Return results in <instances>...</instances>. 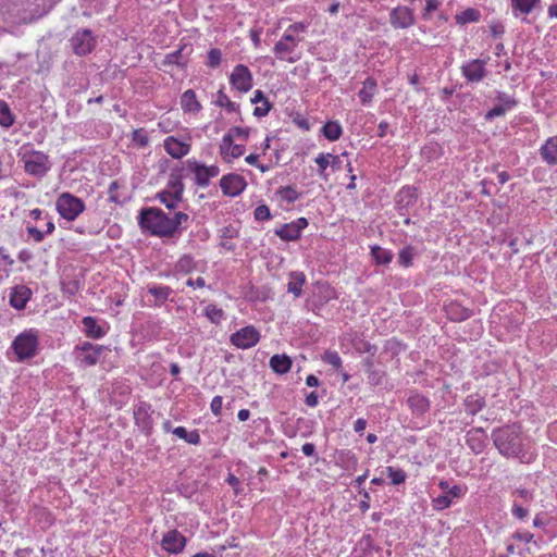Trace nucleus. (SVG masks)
Masks as SVG:
<instances>
[{"mask_svg": "<svg viewBox=\"0 0 557 557\" xmlns=\"http://www.w3.org/2000/svg\"><path fill=\"white\" fill-rule=\"evenodd\" d=\"M188 219L184 212H175L173 218H170L161 209L148 208L140 212L139 225L152 235L172 237Z\"/></svg>", "mask_w": 557, "mask_h": 557, "instance_id": "obj_1", "label": "nucleus"}, {"mask_svg": "<svg viewBox=\"0 0 557 557\" xmlns=\"http://www.w3.org/2000/svg\"><path fill=\"white\" fill-rule=\"evenodd\" d=\"M309 24L296 22L290 24L273 47V53L280 61L295 63L301 59L299 45L305 40V33Z\"/></svg>", "mask_w": 557, "mask_h": 557, "instance_id": "obj_2", "label": "nucleus"}, {"mask_svg": "<svg viewBox=\"0 0 557 557\" xmlns=\"http://www.w3.org/2000/svg\"><path fill=\"white\" fill-rule=\"evenodd\" d=\"M492 438L502 455L521 459L524 457L520 426L510 424L499 428L493 432Z\"/></svg>", "mask_w": 557, "mask_h": 557, "instance_id": "obj_3", "label": "nucleus"}, {"mask_svg": "<svg viewBox=\"0 0 557 557\" xmlns=\"http://www.w3.org/2000/svg\"><path fill=\"white\" fill-rule=\"evenodd\" d=\"M18 157L24 171L30 176L44 177L51 169L49 156L44 151L36 150L30 144H25L20 148Z\"/></svg>", "mask_w": 557, "mask_h": 557, "instance_id": "obj_4", "label": "nucleus"}, {"mask_svg": "<svg viewBox=\"0 0 557 557\" xmlns=\"http://www.w3.org/2000/svg\"><path fill=\"white\" fill-rule=\"evenodd\" d=\"M39 338L40 332L35 327L21 332L11 344L16 360L22 362L34 358L39 350Z\"/></svg>", "mask_w": 557, "mask_h": 557, "instance_id": "obj_5", "label": "nucleus"}, {"mask_svg": "<svg viewBox=\"0 0 557 557\" xmlns=\"http://www.w3.org/2000/svg\"><path fill=\"white\" fill-rule=\"evenodd\" d=\"M84 200L69 191L61 193L55 200V211L66 222H74L84 211Z\"/></svg>", "mask_w": 557, "mask_h": 557, "instance_id": "obj_6", "label": "nucleus"}, {"mask_svg": "<svg viewBox=\"0 0 557 557\" xmlns=\"http://www.w3.org/2000/svg\"><path fill=\"white\" fill-rule=\"evenodd\" d=\"M187 168L194 174L196 185L200 187H207L210 181L220 174V168L216 164L206 165L196 160H188Z\"/></svg>", "mask_w": 557, "mask_h": 557, "instance_id": "obj_7", "label": "nucleus"}, {"mask_svg": "<svg viewBox=\"0 0 557 557\" xmlns=\"http://www.w3.org/2000/svg\"><path fill=\"white\" fill-rule=\"evenodd\" d=\"M104 350L109 349L103 345H95L90 342H83L75 347V351L78 354L77 359L82 367L96 366Z\"/></svg>", "mask_w": 557, "mask_h": 557, "instance_id": "obj_8", "label": "nucleus"}, {"mask_svg": "<svg viewBox=\"0 0 557 557\" xmlns=\"http://www.w3.org/2000/svg\"><path fill=\"white\" fill-rule=\"evenodd\" d=\"M230 84L240 94L248 92L253 86V76L247 65L237 64L230 75Z\"/></svg>", "mask_w": 557, "mask_h": 557, "instance_id": "obj_9", "label": "nucleus"}, {"mask_svg": "<svg viewBox=\"0 0 557 557\" xmlns=\"http://www.w3.org/2000/svg\"><path fill=\"white\" fill-rule=\"evenodd\" d=\"M260 338V332L253 325H247L233 333L230 342L239 349H249L256 346Z\"/></svg>", "mask_w": 557, "mask_h": 557, "instance_id": "obj_10", "label": "nucleus"}, {"mask_svg": "<svg viewBox=\"0 0 557 557\" xmlns=\"http://www.w3.org/2000/svg\"><path fill=\"white\" fill-rule=\"evenodd\" d=\"M96 38L89 29L77 30L71 38L73 51L77 55H86L96 47Z\"/></svg>", "mask_w": 557, "mask_h": 557, "instance_id": "obj_11", "label": "nucleus"}, {"mask_svg": "<svg viewBox=\"0 0 557 557\" xmlns=\"http://www.w3.org/2000/svg\"><path fill=\"white\" fill-rule=\"evenodd\" d=\"M389 23L396 29H406L416 24L414 12L406 5H398L389 12Z\"/></svg>", "mask_w": 557, "mask_h": 557, "instance_id": "obj_12", "label": "nucleus"}, {"mask_svg": "<svg viewBox=\"0 0 557 557\" xmlns=\"http://www.w3.org/2000/svg\"><path fill=\"white\" fill-rule=\"evenodd\" d=\"M184 185L181 180L171 181L168 188L158 194L159 200L168 208L175 209L182 200Z\"/></svg>", "mask_w": 557, "mask_h": 557, "instance_id": "obj_13", "label": "nucleus"}, {"mask_svg": "<svg viewBox=\"0 0 557 557\" xmlns=\"http://www.w3.org/2000/svg\"><path fill=\"white\" fill-rule=\"evenodd\" d=\"M244 144H235L231 135H223L219 145V153L226 163H232L235 159L240 158L245 153Z\"/></svg>", "mask_w": 557, "mask_h": 557, "instance_id": "obj_14", "label": "nucleus"}, {"mask_svg": "<svg viewBox=\"0 0 557 557\" xmlns=\"http://www.w3.org/2000/svg\"><path fill=\"white\" fill-rule=\"evenodd\" d=\"M247 186L245 178L235 173L223 175L220 180V187L223 195L228 197H236L240 195Z\"/></svg>", "mask_w": 557, "mask_h": 557, "instance_id": "obj_15", "label": "nucleus"}, {"mask_svg": "<svg viewBox=\"0 0 557 557\" xmlns=\"http://www.w3.org/2000/svg\"><path fill=\"white\" fill-rule=\"evenodd\" d=\"M164 150L173 159H182L190 152V139H180L175 136H168L163 141Z\"/></svg>", "mask_w": 557, "mask_h": 557, "instance_id": "obj_16", "label": "nucleus"}, {"mask_svg": "<svg viewBox=\"0 0 557 557\" xmlns=\"http://www.w3.org/2000/svg\"><path fill=\"white\" fill-rule=\"evenodd\" d=\"M308 226L306 218H298L296 221L283 224L275 230V234L285 242H293L300 238L301 232Z\"/></svg>", "mask_w": 557, "mask_h": 557, "instance_id": "obj_17", "label": "nucleus"}, {"mask_svg": "<svg viewBox=\"0 0 557 557\" xmlns=\"http://www.w3.org/2000/svg\"><path fill=\"white\" fill-rule=\"evenodd\" d=\"M187 539L177 530L168 531L162 540L161 547L169 554H180L184 550Z\"/></svg>", "mask_w": 557, "mask_h": 557, "instance_id": "obj_18", "label": "nucleus"}, {"mask_svg": "<svg viewBox=\"0 0 557 557\" xmlns=\"http://www.w3.org/2000/svg\"><path fill=\"white\" fill-rule=\"evenodd\" d=\"M517 103L518 101L515 97L506 92L497 91L494 98V104L490 108V120L505 115L506 112L512 110Z\"/></svg>", "mask_w": 557, "mask_h": 557, "instance_id": "obj_19", "label": "nucleus"}, {"mask_svg": "<svg viewBox=\"0 0 557 557\" xmlns=\"http://www.w3.org/2000/svg\"><path fill=\"white\" fill-rule=\"evenodd\" d=\"M30 297L32 290L29 287L26 285H16L10 292L9 302L14 309L22 310L26 307Z\"/></svg>", "mask_w": 557, "mask_h": 557, "instance_id": "obj_20", "label": "nucleus"}, {"mask_svg": "<svg viewBox=\"0 0 557 557\" xmlns=\"http://www.w3.org/2000/svg\"><path fill=\"white\" fill-rule=\"evenodd\" d=\"M467 444L475 453H482L487 445V435L483 428H473L467 433Z\"/></svg>", "mask_w": 557, "mask_h": 557, "instance_id": "obj_21", "label": "nucleus"}, {"mask_svg": "<svg viewBox=\"0 0 557 557\" xmlns=\"http://www.w3.org/2000/svg\"><path fill=\"white\" fill-rule=\"evenodd\" d=\"M466 490L461 485H454L446 491L445 495H440L433 498V508L436 510H444L453 504L454 498H459L465 494Z\"/></svg>", "mask_w": 557, "mask_h": 557, "instance_id": "obj_22", "label": "nucleus"}, {"mask_svg": "<svg viewBox=\"0 0 557 557\" xmlns=\"http://www.w3.org/2000/svg\"><path fill=\"white\" fill-rule=\"evenodd\" d=\"M407 406L411 413L416 417H421L430 410V400L420 393H412L407 398Z\"/></svg>", "mask_w": 557, "mask_h": 557, "instance_id": "obj_23", "label": "nucleus"}, {"mask_svg": "<svg viewBox=\"0 0 557 557\" xmlns=\"http://www.w3.org/2000/svg\"><path fill=\"white\" fill-rule=\"evenodd\" d=\"M543 161L552 166L557 165V135L549 137L540 148Z\"/></svg>", "mask_w": 557, "mask_h": 557, "instance_id": "obj_24", "label": "nucleus"}, {"mask_svg": "<svg viewBox=\"0 0 557 557\" xmlns=\"http://www.w3.org/2000/svg\"><path fill=\"white\" fill-rule=\"evenodd\" d=\"M46 218H49L46 223V231L42 232L35 225H32L30 223L26 224V234L28 239L33 240L34 243H41L44 242L46 235H51L55 231V225L49 214H46Z\"/></svg>", "mask_w": 557, "mask_h": 557, "instance_id": "obj_25", "label": "nucleus"}, {"mask_svg": "<svg viewBox=\"0 0 557 557\" xmlns=\"http://www.w3.org/2000/svg\"><path fill=\"white\" fill-rule=\"evenodd\" d=\"M465 77L470 82H479L485 73L484 62L481 60H472L462 66Z\"/></svg>", "mask_w": 557, "mask_h": 557, "instance_id": "obj_26", "label": "nucleus"}, {"mask_svg": "<svg viewBox=\"0 0 557 557\" xmlns=\"http://www.w3.org/2000/svg\"><path fill=\"white\" fill-rule=\"evenodd\" d=\"M181 108L185 113L194 114L200 112L202 109V106L193 89L185 90L181 96Z\"/></svg>", "mask_w": 557, "mask_h": 557, "instance_id": "obj_27", "label": "nucleus"}, {"mask_svg": "<svg viewBox=\"0 0 557 557\" xmlns=\"http://www.w3.org/2000/svg\"><path fill=\"white\" fill-rule=\"evenodd\" d=\"M269 366L271 370L280 375L286 374L290 371L293 361L290 357L285 354L282 355H273L270 358Z\"/></svg>", "mask_w": 557, "mask_h": 557, "instance_id": "obj_28", "label": "nucleus"}, {"mask_svg": "<svg viewBox=\"0 0 557 557\" xmlns=\"http://www.w3.org/2000/svg\"><path fill=\"white\" fill-rule=\"evenodd\" d=\"M134 419L138 426L143 429L151 428V406L147 403H140L134 409Z\"/></svg>", "mask_w": 557, "mask_h": 557, "instance_id": "obj_29", "label": "nucleus"}, {"mask_svg": "<svg viewBox=\"0 0 557 557\" xmlns=\"http://www.w3.org/2000/svg\"><path fill=\"white\" fill-rule=\"evenodd\" d=\"M251 102L256 104L253 109V115L257 117H263L268 115L272 108V103L261 90L255 91L253 97L251 98Z\"/></svg>", "mask_w": 557, "mask_h": 557, "instance_id": "obj_30", "label": "nucleus"}, {"mask_svg": "<svg viewBox=\"0 0 557 557\" xmlns=\"http://www.w3.org/2000/svg\"><path fill=\"white\" fill-rule=\"evenodd\" d=\"M377 92V84L376 81L373 77H368L363 82L362 88L358 92V97L360 99V102L363 106H368L372 102L374 96Z\"/></svg>", "mask_w": 557, "mask_h": 557, "instance_id": "obj_31", "label": "nucleus"}, {"mask_svg": "<svg viewBox=\"0 0 557 557\" xmlns=\"http://www.w3.org/2000/svg\"><path fill=\"white\" fill-rule=\"evenodd\" d=\"M85 329V335L88 338L99 339L106 335V330L98 324L97 319L94 317H85L82 320Z\"/></svg>", "mask_w": 557, "mask_h": 557, "instance_id": "obj_32", "label": "nucleus"}, {"mask_svg": "<svg viewBox=\"0 0 557 557\" xmlns=\"http://www.w3.org/2000/svg\"><path fill=\"white\" fill-rule=\"evenodd\" d=\"M15 260L9 253L8 249L0 247V282L10 277Z\"/></svg>", "mask_w": 557, "mask_h": 557, "instance_id": "obj_33", "label": "nucleus"}, {"mask_svg": "<svg viewBox=\"0 0 557 557\" xmlns=\"http://www.w3.org/2000/svg\"><path fill=\"white\" fill-rule=\"evenodd\" d=\"M445 312L451 321H463L469 318L470 311L456 301L445 305Z\"/></svg>", "mask_w": 557, "mask_h": 557, "instance_id": "obj_34", "label": "nucleus"}, {"mask_svg": "<svg viewBox=\"0 0 557 557\" xmlns=\"http://www.w3.org/2000/svg\"><path fill=\"white\" fill-rule=\"evenodd\" d=\"M540 0H511V9L515 17L530 14Z\"/></svg>", "mask_w": 557, "mask_h": 557, "instance_id": "obj_35", "label": "nucleus"}, {"mask_svg": "<svg viewBox=\"0 0 557 557\" xmlns=\"http://www.w3.org/2000/svg\"><path fill=\"white\" fill-rule=\"evenodd\" d=\"M306 283V275L304 272L295 271L289 274V281L287 284V289L292 293L296 298L301 296L302 287Z\"/></svg>", "mask_w": 557, "mask_h": 557, "instance_id": "obj_36", "label": "nucleus"}, {"mask_svg": "<svg viewBox=\"0 0 557 557\" xmlns=\"http://www.w3.org/2000/svg\"><path fill=\"white\" fill-rule=\"evenodd\" d=\"M215 104L228 113H239V104L232 101L223 89L216 92Z\"/></svg>", "mask_w": 557, "mask_h": 557, "instance_id": "obj_37", "label": "nucleus"}, {"mask_svg": "<svg viewBox=\"0 0 557 557\" xmlns=\"http://www.w3.org/2000/svg\"><path fill=\"white\" fill-rule=\"evenodd\" d=\"M148 293L154 297V305H163L170 297L172 289L169 286L152 285L148 287Z\"/></svg>", "mask_w": 557, "mask_h": 557, "instance_id": "obj_38", "label": "nucleus"}, {"mask_svg": "<svg viewBox=\"0 0 557 557\" xmlns=\"http://www.w3.org/2000/svg\"><path fill=\"white\" fill-rule=\"evenodd\" d=\"M322 134L330 141H335L341 138L343 128L337 121H329L323 125Z\"/></svg>", "mask_w": 557, "mask_h": 557, "instance_id": "obj_39", "label": "nucleus"}, {"mask_svg": "<svg viewBox=\"0 0 557 557\" xmlns=\"http://www.w3.org/2000/svg\"><path fill=\"white\" fill-rule=\"evenodd\" d=\"M371 256L376 264H388L393 260L392 251L377 245L371 247Z\"/></svg>", "mask_w": 557, "mask_h": 557, "instance_id": "obj_40", "label": "nucleus"}, {"mask_svg": "<svg viewBox=\"0 0 557 557\" xmlns=\"http://www.w3.org/2000/svg\"><path fill=\"white\" fill-rule=\"evenodd\" d=\"M183 48H180L178 50L168 53L162 62V65L164 67L168 66H178V67H185L187 65V60L183 58Z\"/></svg>", "mask_w": 557, "mask_h": 557, "instance_id": "obj_41", "label": "nucleus"}, {"mask_svg": "<svg viewBox=\"0 0 557 557\" xmlns=\"http://www.w3.org/2000/svg\"><path fill=\"white\" fill-rule=\"evenodd\" d=\"M455 20L459 25L478 22L480 20V12L476 9L469 8L461 13L456 14Z\"/></svg>", "mask_w": 557, "mask_h": 557, "instance_id": "obj_42", "label": "nucleus"}, {"mask_svg": "<svg viewBox=\"0 0 557 557\" xmlns=\"http://www.w3.org/2000/svg\"><path fill=\"white\" fill-rule=\"evenodd\" d=\"M14 121L15 119L9 104L0 99V125L8 128L14 124Z\"/></svg>", "mask_w": 557, "mask_h": 557, "instance_id": "obj_43", "label": "nucleus"}, {"mask_svg": "<svg viewBox=\"0 0 557 557\" xmlns=\"http://www.w3.org/2000/svg\"><path fill=\"white\" fill-rule=\"evenodd\" d=\"M196 268V262L191 256L184 255L175 264V272L188 274Z\"/></svg>", "mask_w": 557, "mask_h": 557, "instance_id": "obj_44", "label": "nucleus"}, {"mask_svg": "<svg viewBox=\"0 0 557 557\" xmlns=\"http://www.w3.org/2000/svg\"><path fill=\"white\" fill-rule=\"evenodd\" d=\"M331 157L332 153H319L314 159V162L318 165V174L325 181L327 180V174L325 171L331 164Z\"/></svg>", "mask_w": 557, "mask_h": 557, "instance_id": "obj_45", "label": "nucleus"}, {"mask_svg": "<svg viewBox=\"0 0 557 557\" xmlns=\"http://www.w3.org/2000/svg\"><path fill=\"white\" fill-rule=\"evenodd\" d=\"M338 461L346 470H355L358 463V459L350 450L341 451L338 454Z\"/></svg>", "mask_w": 557, "mask_h": 557, "instance_id": "obj_46", "label": "nucleus"}, {"mask_svg": "<svg viewBox=\"0 0 557 557\" xmlns=\"http://www.w3.org/2000/svg\"><path fill=\"white\" fill-rule=\"evenodd\" d=\"M205 314L214 324H220L221 321L224 318L223 310L221 308H219L218 306L212 305V304L208 305L205 308Z\"/></svg>", "mask_w": 557, "mask_h": 557, "instance_id": "obj_47", "label": "nucleus"}, {"mask_svg": "<svg viewBox=\"0 0 557 557\" xmlns=\"http://www.w3.org/2000/svg\"><path fill=\"white\" fill-rule=\"evenodd\" d=\"M414 256V249L412 246H406L400 249L398 253V262L404 268H409L412 265V260Z\"/></svg>", "mask_w": 557, "mask_h": 557, "instance_id": "obj_48", "label": "nucleus"}, {"mask_svg": "<svg viewBox=\"0 0 557 557\" xmlns=\"http://www.w3.org/2000/svg\"><path fill=\"white\" fill-rule=\"evenodd\" d=\"M132 143L138 148H145L149 144V136L146 129L137 128L132 133Z\"/></svg>", "mask_w": 557, "mask_h": 557, "instance_id": "obj_49", "label": "nucleus"}, {"mask_svg": "<svg viewBox=\"0 0 557 557\" xmlns=\"http://www.w3.org/2000/svg\"><path fill=\"white\" fill-rule=\"evenodd\" d=\"M387 476L391 479L392 484L399 485L405 483L407 479V474L403 469L387 467L386 468Z\"/></svg>", "mask_w": 557, "mask_h": 557, "instance_id": "obj_50", "label": "nucleus"}, {"mask_svg": "<svg viewBox=\"0 0 557 557\" xmlns=\"http://www.w3.org/2000/svg\"><path fill=\"white\" fill-rule=\"evenodd\" d=\"M322 361L332 366L336 370L341 369L343 363L341 356L335 350H326L322 355Z\"/></svg>", "mask_w": 557, "mask_h": 557, "instance_id": "obj_51", "label": "nucleus"}, {"mask_svg": "<svg viewBox=\"0 0 557 557\" xmlns=\"http://www.w3.org/2000/svg\"><path fill=\"white\" fill-rule=\"evenodd\" d=\"M222 52L218 48H212L208 51L206 65L210 69H216L221 65Z\"/></svg>", "mask_w": 557, "mask_h": 557, "instance_id": "obj_52", "label": "nucleus"}, {"mask_svg": "<svg viewBox=\"0 0 557 557\" xmlns=\"http://www.w3.org/2000/svg\"><path fill=\"white\" fill-rule=\"evenodd\" d=\"M398 197L400 202L406 201L407 205H410L417 199V188L412 186H405L400 189Z\"/></svg>", "mask_w": 557, "mask_h": 557, "instance_id": "obj_53", "label": "nucleus"}, {"mask_svg": "<svg viewBox=\"0 0 557 557\" xmlns=\"http://www.w3.org/2000/svg\"><path fill=\"white\" fill-rule=\"evenodd\" d=\"M364 366L367 367L369 383L374 386L379 385L381 383L382 375L373 370V361L371 359H367L364 360Z\"/></svg>", "mask_w": 557, "mask_h": 557, "instance_id": "obj_54", "label": "nucleus"}, {"mask_svg": "<svg viewBox=\"0 0 557 557\" xmlns=\"http://www.w3.org/2000/svg\"><path fill=\"white\" fill-rule=\"evenodd\" d=\"M225 135H231L232 139L240 138L246 141L250 135V129L248 127L233 126Z\"/></svg>", "mask_w": 557, "mask_h": 557, "instance_id": "obj_55", "label": "nucleus"}, {"mask_svg": "<svg viewBox=\"0 0 557 557\" xmlns=\"http://www.w3.org/2000/svg\"><path fill=\"white\" fill-rule=\"evenodd\" d=\"M121 188V185L117 181H113L110 186H109V189H108V194H109V200L111 202H114V203H122L123 202V198L121 197L120 193H119V189Z\"/></svg>", "mask_w": 557, "mask_h": 557, "instance_id": "obj_56", "label": "nucleus"}, {"mask_svg": "<svg viewBox=\"0 0 557 557\" xmlns=\"http://www.w3.org/2000/svg\"><path fill=\"white\" fill-rule=\"evenodd\" d=\"M278 194L282 199L286 200L289 203L296 201L299 197L297 190L292 186L282 187L278 190Z\"/></svg>", "mask_w": 557, "mask_h": 557, "instance_id": "obj_57", "label": "nucleus"}, {"mask_svg": "<svg viewBox=\"0 0 557 557\" xmlns=\"http://www.w3.org/2000/svg\"><path fill=\"white\" fill-rule=\"evenodd\" d=\"M442 5V1L441 0H426L425 1V7L423 9V12H422V18L423 20H429L431 17V14L438 10V8Z\"/></svg>", "mask_w": 557, "mask_h": 557, "instance_id": "obj_58", "label": "nucleus"}, {"mask_svg": "<svg viewBox=\"0 0 557 557\" xmlns=\"http://www.w3.org/2000/svg\"><path fill=\"white\" fill-rule=\"evenodd\" d=\"M511 513L515 518L519 520H523L528 517L529 510L523 507L522 503H519L517 499L513 500Z\"/></svg>", "mask_w": 557, "mask_h": 557, "instance_id": "obj_59", "label": "nucleus"}, {"mask_svg": "<svg viewBox=\"0 0 557 557\" xmlns=\"http://www.w3.org/2000/svg\"><path fill=\"white\" fill-rule=\"evenodd\" d=\"M255 220L257 221H268L271 219V212L267 205H260L255 209L253 212Z\"/></svg>", "mask_w": 557, "mask_h": 557, "instance_id": "obj_60", "label": "nucleus"}, {"mask_svg": "<svg viewBox=\"0 0 557 557\" xmlns=\"http://www.w3.org/2000/svg\"><path fill=\"white\" fill-rule=\"evenodd\" d=\"M258 159H259V154L257 153H250L248 154L246 158H245V161L249 164V165H253L256 166L257 169L260 170V172L262 173H265L270 170V166L269 165H264L262 163H259L258 162Z\"/></svg>", "mask_w": 557, "mask_h": 557, "instance_id": "obj_61", "label": "nucleus"}, {"mask_svg": "<svg viewBox=\"0 0 557 557\" xmlns=\"http://www.w3.org/2000/svg\"><path fill=\"white\" fill-rule=\"evenodd\" d=\"M513 496L520 498L522 504H529L533 500V493L527 488H518L512 493Z\"/></svg>", "mask_w": 557, "mask_h": 557, "instance_id": "obj_62", "label": "nucleus"}, {"mask_svg": "<svg viewBox=\"0 0 557 557\" xmlns=\"http://www.w3.org/2000/svg\"><path fill=\"white\" fill-rule=\"evenodd\" d=\"M223 406V398L221 396H214L211 400L210 408L215 417L221 416Z\"/></svg>", "mask_w": 557, "mask_h": 557, "instance_id": "obj_63", "label": "nucleus"}, {"mask_svg": "<svg viewBox=\"0 0 557 557\" xmlns=\"http://www.w3.org/2000/svg\"><path fill=\"white\" fill-rule=\"evenodd\" d=\"M533 537H534V535L532 533L528 532V531H525V532H516V533L512 534V539L521 541V542H525V543L532 542Z\"/></svg>", "mask_w": 557, "mask_h": 557, "instance_id": "obj_64", "label": "nucleus"}]
</instances>
